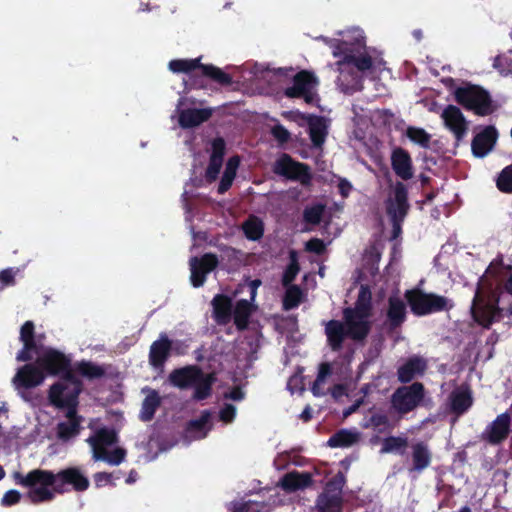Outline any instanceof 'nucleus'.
Returning <instances> with one entry per match:
<instances>
[{
  "instance_id": "nucleus-13",
  "label": "nucleus",
  "mask_w": 512,
  "mask_h": 512,
  "mask_svg": "<svg viewBox=\"0 0 512 512\" xmlns=\"http://www.w3.org/2000/svg\"><path fill=\"white\" fill-rule=\"evenodd\" d=\"M424 387L421 383L398 388L392 396V406L399 413H408L415 409L422 401Z\"/></svg>"
},
{
  "instance_id": "nucleus-55",
  "label": "nucleus",
  "mask_w": 512,
  "mask_h": 512,
  "mask_svg": "<svg viewBox=\"0 0 512 512\" xmlns=\"http://www.w3.org/2000/svg\"><path fill=\"white\" fill-rule=\"evenodd\" d=\"M306 249L308 251L320 254L325 250V244L320 239H311L306 243Z\"/></svg>"
},
{
  "instance_id": "nucleus-40",
  "label": "nucleus",
  "mask_w": 512,
  "mask_h": 512,
  "mask_svg": "<svg viewBox=\"0 0 512 512\" xmlns=\"http://www.w3.org/2000/svg\"><path fill=\"white\" fill-rule=\"evenodd\" d=\"M331 374V366L327 363L321 364L318 376L312 386V392L315 396H323L327 392L325 388L326 379Z\"/></svg>"
},
{
  "instance_id": "nucleus-5",
  "label": "nucleus",
  "mask_w": 512,
  "mask_h": 512,
  "mask_svg": "<svg viewBox=\"0 0 512 512\" xmlns=\"http://www.w3.org/2000/svg\"><path fill=\"white\" fill-rule=\"evenodd\" d=\"M89 426L94 433L87 438L86 442L91 447L93 460L104 461L112 466L121 464L126 457V451L123 448L114 447L117 442L115 431L107 427L96 428L94 422Z\"/></svg>"
},
{
  "instance_id": "nucleus-64",
  "label": "nucleus",
  "mask_w": 512,
  "mask_h": 512,
  "mask_svg": "<svg viewBox=\"0 0 512 512\" xmlns=\"http://www.w3.org/2000/svg\"><path fill=\"white\" fill-rule=\"evenodd\" d=\"M312 417V410L309 406L305 407V409L302 411V413L300 414V418L304 421V422H307L311 419Z\"/></svg>"
},
{
  "instance_id": "nucleus-8",
  "label": "nucleus",
  "mask_w": 512,
  "mask_h": 512,
  "mask_svg": "<svg viewBox=\"0 0 512 512\" xmlns=\"http://www.w3.org/2000/svg\"><path fill=\"white\" fill-rule=\"evenodd\" d=\"M406 297L412 312L419 316L450 309L453 306L451 300L446 297L420 291H408Z\"/></svg>"
},
{
  "instance_id": "nucleus-48",
  "label": "nucleus",
  "mask_w": 512,
  "mask_h": 512,
  "mask_svg": "<svg viewBox=\"0 0 512 512\" xmlns=\"http://www.w3.org/2000/svg\"><path fill=\"white\" fill-rule=\"evenodd\" d=\"M21 499V494L17 490L7 491L1 499L2 506H12L17 504Z\"/></svg>"
},
{
  "instance_id": "nucleus-24",
  "label": "nucleus",
  "mask_w": 512,
  "mask_h": 512,
  "mask_svg": "<svg viewBox=\"0 0 512 512\" xmlns=\"http://www.w3.org/2000/svg\"><path fill=\"white\" fill-rule=\"evenodd\" d=\"M510 417L507 413L499 415L485 430L484 438L496 444L504 440L509 432Z\"/></svg>"
},
{
  "instance_id": "nucleus-29",
  "label": "nucleus",
  "mask_w": 512,
  "mask_h": 512,
  "mask_svg": "<svg viewBox=\"0 0 512 512\" xmlns=\"http://www.w3.org/2000/svg\"><path fill=\"white\" fill-rule=\"evenodd\" d=\"M13 384L15 388L21 392L22 397L26 401H30V392L22 391V390H30L32 388V362L26 363L24 366L20 367L13 377Z\"/></svg>"
},
{
  "instance_id": "nucleus-26",
  "label": "nucleus",
  "mask_w": 512,
  "mask_h": 512,
  "mask_svg": "<svg viewBox=\"0 0 512 512\" xmlns=\"http://www.w3.org/2000/svg\"><path fill=\"white\" fill-rule=\"evenodd\" d=\"M171 349V342L165 334L154 341L150 347L149 361L154 368H160L166 361Z\"/></svg>"
},
{
  "instance_id": "nucleus-2",
  "label": "nucleus",
  "mask_w": 512,
  "mask_h": 512,
  "mask_svg": "<svg viewBox=\"0 0 512 512\" xmlns=\"http://www.w3.org/2000/svg\"><path fill=\"white\" fill-rule=\"evenodd\" d=\"M36 362H34V386L40 384L43 375H38V370L47 374H63V378L50 389L49 398L53 405L72 415L78 405V395L81 391L80 381L74 377L69 369V359L62 353L50 349H36L34 346Z\"/></svg>"
},
{
  "instance_id": "nucleus-46",
  "label": "nucleus",
  "mask_w": 512,
  "mask_h": 512,
  "mask_svg": "<svg viewBox=\"0 0 512 512\" xmlns=\"http://www.w3.org/2000/svg\"><path fill=\"white\" fill-rule=\"evenodd\" d=\"M324 212V206L314 205L304 211V218L308 223L317 224L320 222Z\"/></svg>"
},
{
  "instance_id": "nucleus-44",
  "label": "nucleus",
  "mask_w": 512,
  "mask_h": 512,
  "mask_svg": "<svg viewBox=\"0 0 512 512\" xmlns=\"http://www.w3.org/2000/svg\"><path fill=\"white\" fill-rule=\"evenodd\" d=\"M302 299V291L297 286H289L286 289L283 306L285 310H290L299 305Z\"/></svg>"
},
{
  "instance_id": "nucleus-37",
  "label": "nucleus",
  "mask_w": 512,
  "mask_h": 512,
  "mask_svg": "<svg viewBox=\"0 0 512 512\" xmlns=\"http://www.w3.org/2000/svg\"><path fill=\"white\" fill-rule=\"evenodd\" d=\"M408 446V440L405 437H387L382 441V448L380 452L385 453H396L403 455Z\"/></svg>"
},
{
  "instance_id": "nucleus-28",
  "label": "nucleus",
  "mask_w": 512,
  "mask_h": 512,
  "mask_svg": "<svg viewBox=\"0 0 512 512\" xmlns=\"http://www.w3.org/2000/svg\"><path fill=\"white\" fill-rule=\"evenodd\" d=\"M213 315L218 324H227L232 318V299L216 295L212 300Z\"/></svg>"
},
{
  "instance_id": "nucleus-58",
  "label": "nucleus",
  "mask_w": 512,
  "mask_h": 512,
  "mask_svg": "<svg viewBox=\"0 0 512 512\" xmlns=\"http://www.w3.org/2000/svg\"><path fill=\"white\" fill-rule=\"evenodd\" d=\"M337 187H338L339 193L344 198L349 196V194L353 188L351 183L349 181H347L346 179H339Z\"/></svg>"
},
{
  "instance_id": "nucleus-42",
  "label": "nucleus",
  "mask_w": 512,
  "mask_h": 512,
  "mask_svg": "<svg viewBox=\"0 0 512 512\" xmlns=\"http://www.w3.org/2000/svg\"><path fill=\"white\" fill-rule=\"evenodd\" d=\"M406 136L415 144L422 148H428L430 146L431 135L428 134L424 129L417 127H408L406 130Z\"/></svg>"
},
{
  "instance_id": "nucleus-7",
  "label": "nucleus",
  "mask_w": 512,
  "mask_h": 512,
  "mask_svg": "<svg viewBox=\"0 0 512 512\" xmlns=\"http://www.w3.org/2000/svg\"><path fill=\"white\" fill-rule=\"evenodd\" d=\"M455 98L458 103L478 115L485 116L493 112L489 94L479 86L465 84L455 90Z\"/></svg>"
},
{
  "instance_id": "nucleus-12",
  "label": "nucleus",
  "mask_w": 512,
  "mask_h": 512,
  "mask_svg": "<svg viewBox=\"0 0 512 512\" xmlns=\"http://www.w3.org/2000/svg\"><path fill=\"white\" fill-rule=\"evenodd\" d=\"M485 298V280H481L476 290L471 309L474 320L480 325L488 327L495 320L499 311L492 300L489 299L486 301Z\"/></svg>"
},
{
  "instance_id": "nucleus-33",
  "label": "nucleus",
  "mask_w": 512,
  "mask_h": 512,
  "mask_svg": "<svg viewBox=\"0 0 512 512\" xmlns=\"http://www.w3.org/2000/svg\"><path fill=\"white\" fill-rule=\"evenodd\" d=\"M311 482L308 473L291 472L283 477L281 486L284 490L295 491L307 487Z\"/></svg>"
},
{
  "instance_id": "nucleus-34",
  "label": "nucleus",
  "mask_w": 512,
  "mask_h": 512,
  "mask_svg": "<svg viewBox=\"0 0 512 512\" xmlns=\"http://www.w3.org/2000/svg\"><path fill=\"white\" fill-rule=\"evenodd\" d=\"M360 439V433L356 430L342 429L335 433L328 440L330 447H349L357 443Z\"/></svg>"
},
{
  "instance_id": "nucleus-41",
  "label": "nucleus",
  "mask_w": 512,
  "mask_h": 512,
  "mask_svg": "<svg viewBox=\"0 0 512 512\" xmlns=\"http://www.w3.org/2000/svg\"><path fill=\"white\" fill-rule=\"evenodd\" d=\"M197 67H201L200 58L178 59L169 62V69L174 73H188Z\"/></svg>"
},
{
  "instance_id": "nucleus-49",
  "label": "nucleus",
  "mask_w": 512,
  "mask_h": 512,
  "mask_svg": "<svg viewBox=\"0 0 512 512\" xmlns=\"http://www.w3.org/2000/svg\"><path fill=\"white\" fill-rule=\"evenodd\" d=\"M387 419L384 415L381 414H373L369 420L365 421L362 426L364 428H379L382 425H385Z\"/></svg>"
},
{
  "instance_id": "nucleus-59",
  "label": "nucleus",
  "mask_w": 512,
  "mask_h": 512,
  "mask_svg": "<svg viewBox=\"0 0 512 512\" xmlns=\"http://www.w3.org/2000/svg\"><path fill=\"white\" fill-rule=\"evenodd\" d=\"M225 398L234 401H241L244 398V393L240 388H233L231 391L225 393Z\"/></svg>"
},
{
  "instance_id": "nucleus-20",
  "label": "nucleus",
  "mask_w": 512,
  "mask_h": 512,
  "mask_svg": "<svg viewBox=\"0 0 512 512\" xmlns=\"http://www.w3.org/2000/svg\"><path fill=\"white\" fill-rule=\"evenodd\" d=\"M308 125V131L313 146L320 148L325 142L328 134V122L325 118L319 116H303Z\"/></svg>"
},
{
  "instance_id": "nucleus-35",
  "label": "nucleus",
  "mask_w": 512,
  "mask_h": 512,
  "mask_svg": "<svg viewBox=\"0 0 512 512\" xmlns=\"http://www.w3.org/2000/svg\"><path fill=\"white\" fill-rule=\"evenodd\" d=\"M239 163L240 159L237 156L231 157L227 161L223 176L218 186V192L220 194L225 193L231 187L235 179Z\"/></svg>"
},
{
  "instance_id": "nucleus-15",
  "label": "nucleus",
  "mask_w": 512,
  "mask_h": 512,
  "mask_svg": "<svg viewBox=\"0 0 512 512\" xmlns=\"http://www.w3.org/2000/svg\"><path fill=\"white\" fill-rule=\"evenodd\" d=\"M386 213L390 219H404L409 210L407 190L403 183L397 182L388 194L385 203Z\"/></svg>"
},
{
  "instance_id": "nucleus-1",
  "label": "nucleus",
  "mask_w": 512,
  "mask_h": 512,
  "mask_svg": "<svg viewBox=\"0 0 512 512\" xmlns=\"http://www.w3.org/2000/svg\"><path fill=\"white\" fill-rule=\"evenodd\" d=\"M338 35L341 39H321L332 49L334 57L342 58L336 63L337 84L343 92L352 93L361 88L362 74L377 75L384 70V62L368 53L361 29L351 28L338 32Z\"/></svg>"
},
{
  "instance_id": "nucleus-3",
  "label": "nucleus",
  "mask_w": 512,
  "mask_h": 512,
  "mask_svg": "<svg viewBox=\"0 0 512 512\" xmlns=\"http://www.w3.org/2000/svg\"><path fill=\"white\" fill-rule=\"evenodd\" d=\"M371 292L361 286L355 308L344 310L345 323L332 320L326 325V334L333 350L340 349L343 340L350 337L361 340L369 331Z\"/></svg>"
},
{
  "instance_id": "nucleus-39",
  "label": "nucleus",
  "mask_w": 512,
  "mask_h": 512,
  "mask_svg": "<svg viewBox=\"0 0 512 512\" xmlns=\"http://www.w3.org/2000/svg\"><path fill=\"white\" fill-rule=\"evenodd\" d=\"M159 404L160 399L158 394L155 391L151 392L143 401L140 418L143 421L151 420Z\"/></svg>"
},
{
  "instance_id": "nucleus-63",
  "label": "nucleus",
  "mask_w": 512,
  "mask_h": 512,
  "mask_svg": "<svg viewBox=\"0 0 512 512\" xmlns=\"http://www.w3.org/2000/svg\"><path fill=\"white\" fill-rule=\"evenodd\" d=\"M32 480H33L32 471H29L25 475V477L22 479V484H24L26 487L30 488V490L27 493V495L29 497H32Z\"/></svg>"
},
{
  "instance_id": "nucleus-25",
  "label": "nucleus",
  "mask_w": 512,
  "mask_h": 512,
  "mask_svg": "<svg viewBox=\"0 0 512 512\" xmlns=\"http://www.w3.org/2000/svg\"><path fill=\"white\" fill-rule=\"evenodd\" d=\"M426 368L427 363L425 359L413 356L398 369V378L403 383L410 382L412 379L423 375Z\"/></svg>"
},
{
  "instance_id": "nucleus-53",
  "label": "nucleus",
  "mask_w": 512,
  "mask_h": 512,
  "mask_svg": "<svg viewBox=\"0 0 512 512\" xmlns=\"http://www.w3.org/2000/svg\"><path fill=\"white\" fill-rule=\"evenodd\" d=\"M494 66L503 69L507 68L509 71H512V51H509L507 55L497 57Z\"/></svg>"
},
{
  "instance_id": "nucleus-54",
  "label": "nucleus",
  "mask_w": 512,
  "mask_h": 512,
  "mask_svg": "<svg viewBox=\"0 0 512 512\" xmlns=\"http://www.w3.org/2000/svg\"><path fill=\"white\" fill-rule=\"evenodd\" d=\"M287 387L291 391V393H294L296 391H302L304 389L302 377L300 375H293L292 377L289 378Z\"/></svg>"
},
{
  "instance_id": "nucleus-4",
  "label": "nucleus",
  "mask_w": 512,
  "mask_h": 512,
  "mask_svg": "<svg viewBox=\"0 0 512 512\" xmlns=\"http://www.w3.org/2000/svg\"><path fill=\"white\" fill-rule=\"evenodd\" d=\"M65 485L83 491L89 486L88 478L78 468H68L57 476L41 470H34V502L50 500L54 493L63 492Z\"/></svg>"
},
{
  "instance_id": "nucleus-9",
  "label": "nucleus",
  "mask_w": 512,
  "mask_h": 512,
  "mask_svg": "<svg viewBox=\"0 0 512 512\" xmlns=\"http://www.w3.org/2000/svg\"><path fill=\"white\" fill-rule=\"evenodd\" d=\"M318 79L307 71L299 72L293 80V85L286 88L285 95L289 98H302L307 104L318 101Z\"/></svg>"
},
{
  "instance_id": "nucleus-6",
  "label": "nucleus",
  "mask_w": 512,
  "mask_h": 512,
  "mask_svg": "<svg viewBox=\"0 0 512 512\" xmlns=\"http://www.w3.org/2000/svg\"><path fill=\"white\" fill-rule=\"evenodd\" d=\"M170 382L179 388L194 387V398L203 400L210 395L214 381L212 374H205L197 367H185L173 371L169 376Z\"/></svg>"
},
{
  "instance_id": "nucleus-57",
  "label": "nucleus",
  "mask_w": 512,
  "mask_h": 512,
  "mask_svg": "<svg viewBox=\"0 0 512 512\" xmlns=\"http://www.w3.org/2000/svg\"><path fill=\"white\" fill-rule=\"evenodd\" d=\"M0 282L4 286H9L14 284V273L12 269H4L0 271Z\"/></svg>"
},
{
  "instance_id": "nucleus-16",
  "label": "nucleus",
  "mask_w": 512,
  "mask_h": 512,
  "mask_svg": "<svg viewBox=\"0 0 512 512\" xmlns=\"http://www.w3.org/2000/svg\"><path fill=\"white\" fill-rule=\"evenodd\" d=\"M343 476L330 481L317 501L320 512H341Z\"/></svg>"
},
{
  "instance_id": "nucleus-45",
  "label": "nucleus",
  "mask_w": 512,
  "mask_h": 512,
  "mask_svg": "<svg viewBox=\"0 0 512 512\" xmlns=\"http://www.w3.org/2000/svg\"><path fill=\"white\" fill-rule=\"evenodd\" d=\"M497 187L502 192L512 193V165L502 170L497 179Z\"/></svg>"
},
{
  "instance_id": "nucleus-19",
  "label": "nucleus",
  "mask_w": 512,
  "mask_h": 512,
  "mask_svg": "<svg viewBox=\"0 0 512 512\" xmlns=\"http://www.w3.org/2000/svg\"><path fill=\"white\" fill-rule=\"evenodd\" d=\"M497 140V131L494 127H486L478 133L471 144L472 153L475 157H485L494 147Z\"/></svg>"
},
{
  "instance_id": "nucleus-62",
  "label": "nucleus",
  "mask_w": 512,
  "mask_h": 512,
  "mask_svg": "<svg viewBox=\"0 0 512 512\" xmlns=\"http://www.w3.org/2000/svg\"><path fill=\"white\" fill-rule=\"evenodd\" d=\"M393 226V238H397L401 234V223L404 219H390Z\"/></svg>"
},
{
  "instance_id": "nucleus-50",
  "label": "nucleus",
  "mask_w": 512,
  "mask_h": 512,
  "mask_svg": "<svg viewBox=\"0 0 512 512\" xmlns=\"http://www.w3.org/2000/svg\"><path fill=\"white\" fill-rule=\"evenodd\" d=\"M272 135L280 142L285 143L290 138L289 131L282 125H275L271 130Z\"/></svg>"
},
{
  "instance_id": "nucleus-27",
  "label": "nucleus",
  "mask_w": 512,
  "mask_h": 512,
  "mask_svg": "<svg viewBox=\"0 0 512 512\" xmlns=\"http://www.w3.org/2000/svg\"><path fill=\"white\" fill-rule=\"evenodd\" d=\"M66 420L58 424L57 435L61 440L67 441L79 434L82 418L77 416L76 410L72 415L65 411Z\"/></svg>"
},
{
  "instance_id": "nucleus-14",
  "label": "nucleus",
  "mask_w": 512,
  "mask_h": 512,
  "mask_svg": "<svg viewBox=\"0 0 512 512\" xmlns=\"http://www.w3.org/2000/svg\"><path fill=\"white\" fill-rule=\"evenodd\" d=\"M273 171L277 175L290 180H297L302 184H308L311 180L308 167L293 160L289 155H281L273 165Z\"/></svg>"
},
{
  "instance_id": "nucleus-43",
  "label": "nucleus",
  "mask_w": 512,
  "mask_h": 512,
  "mask_svg": "<svg viewBox=\"0 0 512 512\" xmlns=\"http://www.w3.org/2000/svg\"><path fill=\"white\" fill-rule=\"evenodd\" d=\"M201 69L204 75L212 78L220 84L228 85L232 82L231 77L218 67L213 65H201Z\"/></svg>"
},
{
  "instance_id": "nucleus-61",
  "label": "nucleus",
  "mask_w": 512,
  "mask_h": 512,
  "mask_svg": "<svg viewBox=\"0 0 512 512\" xmlns=\"http://www.w3.org/2000/svg\"><path fill=\"white\" fill-rule=\"evenodd\" d=\"M331 394L335 399H338L346 394V387L343 384H337L332 388Z\"/></svg>"
},
{
  "instance_id": "nucleus-22",
  "label": "nucleus",
  "mask_w": 512,
  "mask_h": 512,
  "mask_svg": "<svg viewBox=\"0 0 512 512\" xmlns=\"http://www.w3.org/2000/svg\"><path fill=\"white\" fill-rule=\"evenodd\" d=\"M391 164L395 174L403 180L413 177L414 171L410 155L403 149L397 148L392 152Z\"/></svg>"
},
{
  "instance_id": "nucleus-51",
  "label": "nucleus",
  "mask_w": 512,
  "mask_h": 512,
  "mask_svg": "<svg viewBox=\"0 0 512 512\" xmlns=\"http://www.w3.org/2000/svg\"><path fill=\"white\" fill-rule=\"evenodd\" d=\"M81 371L88 377H99L103 374V370L100 367L90 363H83L81 365Z\"/></svg>"
},
{
  "instance_id": "nucleus-60",
  "label": "nucleus",
  "mask_w": 512,
  "mask_h": 512,
  "mask_svg": "<svg viewBox=\"0 0 512 512\" xmlns=\"http://www.w3.org/2000/svg\"><path fill=\"white\" fill-rule=\"evenodd\" d=\"M253 505L254 503L251 501L240 503L235 506V509L232 512H254Z\"/></svg>"
},
{
  "instance_id": "nucleus-30",
  "label": "nucleus",
  "mask_w": 512,
  "mask_h": 512,
  "mask_svg": "<svg viewBox=\"0 0 512 512\" xmlns=\"http://www.w3.org/2000/svg\"><path fill=\"white\" fill-rule=\"evenodd\" d=\"M451 410L457 415L466 412L472 405V397L468 389L456 388L449 397Z\"/></svg>"
},
{
  "instance_id": "nucleus-21",
  "label": "nucleus",
  "mask_w": 512,
  "mask_h": 512,
  "mask_svg": "<svg viewBox=\"0 0 512 512\" xmlns=\"http://www.w3.org/2000/svg\"><path fill=\"white\" fill-rule=\"evenodd\" d=\"M225 152V142L221 138L214 139L212 142V154L210 156L209 165L206 169V180L208 182L215 181L220 173Z\"/></svg>"
},
{
  "instance_id": "nucleus-10",
  "label": "nucleus",
  "mask_w": 512,
  "mask_h": 512,
  "mask_svg": "<svg viewBox=\"0 0 512 512\" xmlns=\"http://www.w3.org/2000/svg\"><path fill=\"white\" fill-rule=\"evenodd\" d=\"M260 284V280H252L240 284L236 290L235 294L245 292L249 294V299L238 300L233 310L232 315L238 329H244L247 326L249 316L253 310L252 302L255 300Z\"/></svg>"
},
{
  "instance_id": "nucleus-11",
  "label": "nucleus",
  "mask_w": 512,
  "mask_h": 512,
  "mask_svg": "<svg viewBox=\"0 0 512 512\" xmlns=\"http://www.w3.org/2000/svg\"><path fill=\"white\" fill-rule=\"evenodd\" d=\"M195 101L181 97L177 103L175 114L172 117H178V123L182 128H192L200 125L207 121L212 115V109L210 108H192L190 105H194Z\"/></svg>"
},
{
  "instance_id": "nucleus-56",
  "label": "nucleus",
  "mask_w": 512,
  "mask_h": 512,
  "mask_svg": "<svg viewBox=\"0 0 512 512\" xmlns=\"http://www.w3.org/2000/svg\"><path fill=\"white\" fill-rule=\"evenodd\" d=\"M112 475L106 472H99L94 475V482L97 487H102L111 482Z\"/></svg>"
},
{
  "instance_id": "nucleus-23",
  "label": "nucleus",
  "mask_w": 512,
  "mask_h": 512,
  "mask_svg": "<svg viewBox=\"0 0 512 512\" xmlns=\"http://www.w3.org/2000/svg\"><path fill=\"white\" fill-rule=\"evenodd\" d=\"M431 452L428 446L423 442L414 443L411 446V462L408 468L409 473H420L431 463Z\"/></svg>"
},
{
  "instance_id": "nucleus-18",
  "label": "nucleus",
  "mask_w": 512,
  "mask_h": 512,
  "mask_svg": "<svg viewBox=\"0 0 512 512\" xmlns=\"http://www.w3.org/2000/svg\"><path fill=\"white\" fill-rule=\"evenodd\" d=\"M218 264V260L213 254H205L201 258L192 257L190 259L191 283L194 287H200L204 284L206 275L213 271Z\"/></svg>"
},
{
  "instance_id": "nucleus-17",
  "label": "nucleus",
  "mask_w": 512,
  "mask_h": 512,
  "mask_svg": "<svg viewBox=\"0 0 512 512\" xmlns=\"http://www.w3.org/2000/svg\"><path fill=\"white\" fill-rule=\"evenodd\" d=\"M445 127L453 133L457 142H460L468 132V122L461 110L453 105L447 106L441 113Z\"/></svg>"
},
{
  "instance_id": "nucleus-47",
  "label": "nucleus",
  "mask_w": 512,
  "mask_h": 512,
  "mask_svg": "<svg viewBox=\"0 0 512 512\" xmlns=\"http://www.w3.org/2000/svg\"><path fill=\"white\" fill-rule=\"evenodd\" d=\"M236 416V407L232 404H225L219 411V418L224 423H231Z\"/></svg>"
},
{
  "instance_id": "nucleus-36",
  "label": "nucleus",
  "mask_w": 512,
  "mask_h": 512,
  "mask_svg": "<svg viewBox=\"0 0 512 512\" xmlns=\"http://www.w3.org/2000/svg\"><path fill=\"white\" fill-rule=\"evenodd\" d=\"M406 305L404 301L398 296H391L389 298L388 318L392 325L397 326L405 319Z\"/></svg>"
},
{
  "instance_id": "nucleus-52",
  "label": "nucleus",
  "mask_w": 512,
  "mask_h": 512,
  "mask_svg": "<svg viewBox=\"0 0 512 512\" xmlns=\"http://www.w3.org/2000/svg\"><path fill=\"white\" fill-rule=\"evenodd\" d=\"M298 270V265L295 262H292L284 272L283 284L287 286L290 282H292L296 277Z\"/></svg>"
},
{
  "instance_id": "nucleus-31",
  "label": "nucleus",
  "mask_w": 512,
  "mask_h": 512,
  "mask_svg": "<svg viewBox=\"0 0 512 512\" xmlns=\"http://www.w3.org/2000/svg\"><path fill=\"white\" fill-rule=\"evenodd\" d=\"M20 341L23 342V348L17 353L16 360H32V320L26 321L20 330Z\"/></svg>"
},
{
  "instance_id": "nucleus-38",
  "label": "nucleus",
  "mask_w": 512,
  "mask_h": 512,
  "mask_svg": "<svg viewBox=\"0 0 512 512\" xmlns=\"http://www.w3.org/2000/svg\"><path fill=\"white\" fill-rule=\"evenodd\" d=\"M242 229L245 236L252 241L259 240L264 232L263 223L257 217H249L243 224Z\"/></svg>"
},
{
  "instance_id": "nucleus-32",
  "label": "nucleus",
  "mask_w": 512,
  "mask_h": 512,
  "mask_svg": "<svg viewBox=\"0 0 512 512\" xmlns=\"http://www.w3.org/2000/svg\"><path fill=\"white\" fill-rule=\"evenodd\" d=\"M211 414L209 411L202 412L199 419L193 420L188 426L187 433L193 439H202L206 437L211 429Z\"/></svg>"
}]
</instances>
